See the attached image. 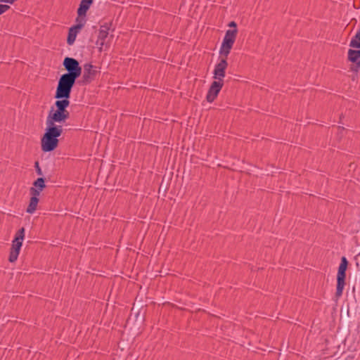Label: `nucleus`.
Wrapping results in <instances>:
<instances>
[{"mask_svg": "<svg viewBox=\"0 0 360 360\" xmlns=\"http://www.w3.org/2000/svg\"><path fill=\"white\" fill-rule=\"evenodd\" d=\"M347 260L345 257H342L341 263L338 267V275H337V288H336V296L340 297L342 295V292L345 285V272L347 266Z\"/></svg>", "mask_w": 360, "mask_h": 360, "instance_id": "obj_5", "label": "nucleus"}, {"mask_svg": "<svg viewBox=\"0 0 360 360\" xmlns=\"http://www.w3.org/2000/svg\"><path fill=\"white\" fill-rule=\"evenodd\" d=\"M63 65L67 72L63 74L59 78L54 98L58 102L70 105L72 89L77 79L82 74V68L76 59L70 57L65 58Z\"/></svg>", "mask_w": 360, "mask_h": 360, "instance_id": "obj_2", "label": "nucleus"}, {"mask_svg": "<svg viewBox=\"0 0 360 360\" xmlns=\"http://www.w3.org/2000/svg\"><path fill=\"white\" fill-rule=\"evenodd\" d=\"M34 167H35V169H36V172L37 173L38 175H43V173H42V171H41V169L39 167V164L38 162H36L34 163Z\"/></svg>", "mask_w": 360, "mask_h": 360, "instance_id": "obj_17", "label": "nucleus"}, {"mask_svg": "<svg viewBox=\"0 0 360 360\" xmlns=\"http://www.w3.org/2000/svg\"><path fill=\"white\" fill-rule=\"evenodd\" d=\"M349 49L348 51V60L353 63L351 70L356 73L360 69V49Z\"/></svg>", "mask_w": 360, "mask_h": 360, "instance_id": "obj_9", "label": "nucleus"}, {"mask_svg": "<svg viewBox=\"0 0 360 360\" xmlns=\"http://www.w3.org/2000/svg\"><path fill=\"white\" fill-rule=\"evenodd\" d=\"M226 58L221 59L220 61L215 65L213 71V78L215 79L214 81L224 82V78L226 75L225 71L228 66Z\"/></svg>", "mask_w": 360, "mask_h": 360, "instance_id": "obj_7", "label": "nucleus"}, {"mask_svg": "<svg viewBox=\"0 0 360 360\" xmlns=\"http://www.w3.org/2000/svg\"><path fill=\"white\" fill-rule=\"evenodd\" d=\"M94 1V0H82L80 3L91 6Z\"/></svg>", "mask_w": 360, "mask_h": 360, "instance_id": "obj_18", "label": "nucleus"}, {"mask_svg": "<svg viewBox=\"0 0 360 360\" xmlns=\"http://www.w3.org/2000/svg\"><path fill=\"white\" fill-rule=\"evenodd\" d=\"M33 187L36 188L37 191H39V195H40L41 191L45 188V180L43 177L38 178L34 183Z\"/></svg>", "mask_w": 360, "mask_h": 360, "instance_id": "obj_14", "label": "nucleus"}, {"mask_svg": "<svg viewBox=\"0 0 360 360\" xmlns=\"http://www.w3.org/2000/svg\"><path fill=\"white\" fill-rule=\"evenodd\" d=\"M237 29L228 30L226 31L224 37L219 49V54L224 58H227L234 44L236 39Z\"/></svg>", "mask_w": 360, "mask_h": 360, "instance_id": "obj_4", "label": "nucleus"}, {"mask_svg": "<svg viewBox=\"0 0 360 360\" xmlns=\"http://www.w3.org/2000/svg\"><path fill=\"white\" fill-rule=\"evenodd\" d=\"M30 193L32 195V197L30 200V203L27 207L26 212L29 214H33L37 207L38 202H39V191H37L36 188H30Z\"/></svg>", "mask_w": 360, "mask_h": 360, "instance_id": "obj_11", "label": "nucleus"}, {"mask_svg": "<svg viewBox=\"0 0 360 360\" xmlns=\"http://www.w3.org/2000/svg\"><path fill=\"white\" fill-rule=\"evenodd\" d=\"M224 86V82L213 81L208 89L206 100L208 103H212L217 97L219 93Z\"/></svg>", "mask_w": 360, "mask_h": 360, "instance_id": "obj_8", "label": "nucleus"}, {"mask_svg": "<svg viewBox=\"0 0 360 360\" xmlns=\"http://www.w3.org/2000/svg\"><path fill=\"white\" fill-rule=\"evenodd\" d=\"M76 24L73 25L76 29L81 30L86 22V15H78L75 20Z\"/></svg>", "mask_w": 360, "mask_h": 360, "instance_id": "obj_13", "label": "nucleus"}, {"mask_svg": "<svg viewBox=\"0 0 360 360\" xmlns=\"http://www.w3.org/2000/svg\"><path fill=\"white\" fill-rule=\"evenodd\" d=\"M90 6L88 5L82 4L80 3L79 6L77 9L78 15H86V12L89 9Z\"/></svg>", "mask_w": 360, "mask_h": 360, "instance_id": "obj_15", "label": "nucleus"}, {"mask_svg": "<svg viewBox=\"0 0 360 360\" xmlns=\"http://www.w3.org/2000/svg\"><path fill=\"white\" fill-rule=\"evenodd\" d=\"M24 238L25 229L22 227L16 232L15 237L12 240L11 248L8 257V261L11 263H13L18 259Z\"/></svg>", "mask_w": 360, "mask_h": 360, "instance_id": "obj_3", "label": "nucleus"}, {"mask_svg": "<svg viewBox=\"0 0 360 360\" xmlns=\"http://www.w3.org/2000/svg\"><path fill=\"white\" fill-rule=\"evenodd\" d=\"M110 25L105 23L101 25L98 30L97 39L96 41V46L99 52H102L108 47L107 39L108 37Z\"/></svg>", "mask_w": 360, "mask_h": 360, "instance_id": "obj_6", "label": "nucleus"}, {"mask_svg": "<svg viewBox=\"0 0 360 360\" xmlns=\"http://www.w3.org/2000/svg\"><path fill=\"white\" fill-rule=\"evenodd\" d=\"M9 8L10 6L8 5L0 4V15L6 12Z\"/></svg>", "mask_w": 360, "mask_h": 360, "instance_id": "obj_16", "label": "nucleus"}, {"mask_svg": "<svg viewBox=\"0 0 360 360\" xmlns=\"http://www.w3.org/2000/svg\"><path fill=\"white\" fill-rule=\"evenodd\" d=\"M229 26L231 27H234V29H236V23L234 21L230 22Z\"/></svg>", "mask_w": 360, "mask_h": 360, "instance_id": "obj_20", "label": "nucleus"}, {"mask_svg": "<svg viewBox=\"0 0 360 360\" xmlns=\"http://www.w3.org/2000/svg\"><path fill=\"white\" fill-rule=\"evenodd\" d=\"M96 73L97 71L93 65L91 63L85 64L82 75L83 82L84 84L91 82L95 79Z\"/></svg>", "mask_w": 360, "mask_h": 360, "instance_id": "obj_10", "label": "nucleus"}, {"mask_svg": "<svg viewBox=\"0 0 360 360\" xmlns=\"http://www.w3.org/2000/svg\"><path fill=\"white\" fill-rule=\"evenodd\" d=\"M80 32V30L76 29L75 27L72 26L68 31V35L67 39V43L68 45L71 46L74 44L77 34Z\"/></svg>", "mask_w": 360, "mask_h": 360, "instance_id": "obj_12", "label": "nucleus"}, {"mask_svg": "<svg viewBox=\"0 0 360 360\" xmlns=\"http://www.w3.org/2000/svg\"><path fill=\"white\" fill-rule=\"evenodd\" d=\"M16 1L17 0H0V2L12 4Z\"/></svg>", "mask_w": 360, "mask_h": 360, "instance_id": "obj_19", "label": "nucleus"}, {"mask_svg": "<svg viewBox=\"0 0 360 360\" xmlns=\"http://www.w3.org/2000/svg\"><path fill=\"white\" fill-rule=\"evenodd\" d=\"M54 107H51L46 117L45 132L41 139V150L46 152L54 150L58 145V137L63 133V127L56 123L63 124L70 117L67 110L69 105L66 103L56 101Z\"/></svg>", "mask_w": 360, "mask_h": 360, "instance_id": "obj_1", "label": "nucleus"}]
</instances>
